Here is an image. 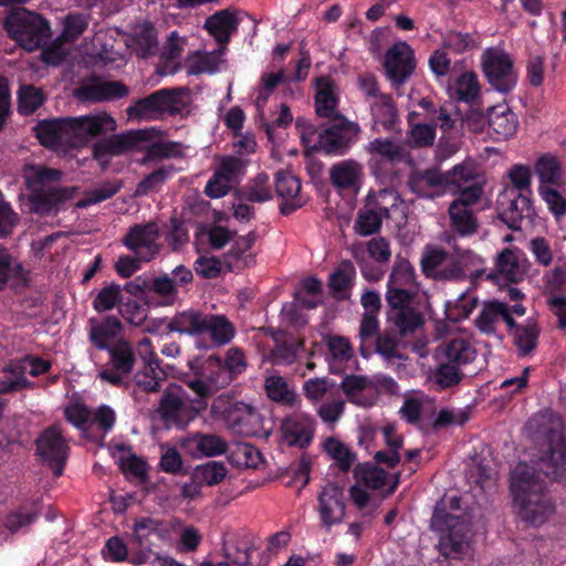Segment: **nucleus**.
Instances as JSON below:
<instances>
[{
    "instance_id": "obj_1",
    "label": "nucleus",
    "mask_w": 566,
    "mask_h": 566,
    "mask_svg": "<svg viewBox=\"0 0 566 566\" xmlns=\"http://www.w3.org/2000/svg\"><path fill=\"white\" fill-rule=\"evenodd\" d=\"M464 497H440L432 516L431 527L441 532L438 549L446 558L460 559L468 554L474 536L473 510L462 506Z\"/></svg>"
},
{
    "instance_id": "obj_2",
    "label": "nucleus",
    "mask_w": 566,
    "mask_h": 566,
    "mask_svg": "<svg viewBox=\"0 0 566 566\" xmlns=\"http://www.w3.org/2000/svg\"><path fill=\"white\" fill-rule=\"evenodd\" d=\"M115 118L106 112H97L77 117L41 120L35 127V136L43 146L57 147L70 135L77 144H86L95 138L116 130Z\"/></svg>"
},
{
    "instance_id": "obj_3",
    "label": "nucleus",
    "mask_w": 566,
    "mask_h": 566,
    "mask_svg": "<svg viewBox=\"0 0 566 566\" xmlns=\"http://www.w3.org/2000/svg\"><path fill=\"white\" fill-rule=\"evenodd\" d=\"M166 329L192 337L208 335L214 346L229 344L235 335V327L226 315L209 314L195 308L176 313Z\"/></svg>"
},
{
    "instance_id": "obj_4",
    "label": "nucleus",
    "mask_w": 566,
    "mask_h": 566,
    "mask_svg": "<svg viewBox=\"0 0 566 566\" xmlns=\"http://www.w3.org/2000/svg\"><path fill=\"white\" fill-rule=\"evenodd\" d=\"M3 28L9 38L28 52L43 49L52 35L50 22L25 8L11 10L4 18Z\"/></svg>"
},
{
    "instance_id": "obj_5",
    "label": "nucleus",
    "mask_w": 566,
    "mask_h": 566,
    "mask_svg": "<svg viewBox=\"0 0 566 566\" xmlns=\"http://www.w3.org/2000/svg\"><path fill=\"white\" fill-rule=\"evenodd\" d=\"M188 368L181 380L200 398H208L233 381L218 355L195 357L188 360Z\"/></svg>"
},
{
    "instance_id": "obj_6",
    "label": "nucleus",
    "mask_w": 566,
    "mask_h": 566,
    "mask_svg": "<svg viewBox=\"0 0 566 566\" xmlns=\"http://www.w3.org/2000/svg\"><path fill=\"white\" fill-rule=\"evenodd\" d=\"M387 319L402 337L413 335L424 325L419 292L395 290L385 294Z\"/></svg>"
},
{
    "instance_id": "obj_7",
    "label": "nucleus",
    "mask_w": 566,
    "mask_h": 566,
    "mask_svg": "<svg viewBox=\"0 0 566 566\" xmlns=\"http://www.w3.org/2000/svg\"><path fill=\"white\" fill-rule=\"evenodd\" d=\"M187 88H161L147 97L139 98L127 108L129 117L147 118L159 117L164 114L171 116L182 114L188 104L181 97Z\"/></svg>"
},
{
    "instance_id": "obj_8",
    "label": "nucleus",
    "mask_w": 566,
    "mask_h": 566,
    "mask_svg": "<svg viewBox=\"0 0 566 566\" xmlns=\"http://www.w3.org/2000/svg\"><path fill=\"white\" fill-rule=\"evenodd\" d=\"M328 119L329 125L319 132L318 145L315 148L326 155L344 156L359 139L360 126L344 115H336Z\"/></svg>"
},
{
    "instance_id": "obj_9",
    "label": "nucleus",
    "mask_w": 566,
    "mask_h": 566,
    "mask_svg": "<svg viewBox=\"0 0 566 566\" xmlns=\"http://www.w3.org/2000/svg\"><path fill=\"white\" fill-rule=\"evenodd\" d=\"M191 406L186 390L177 384H169L163 391L155 412L166 428H185L192 419Z\"/></svg>"
},
{
    "instance_id": "obj_10",
    "label": "nucleus",
    "mask_w": 566,
    "mask_h": 566,
    "mask_svg": "<svg viewBox=\"0 0 566 566\" xmlns=\"http://www.w3.org/2000/svg\"><path fill=\"white\" fill-rule=\"evenodd\" d=\"M109 359L105 368L98 373V377L116 387H128L130 375L136 364V353L132 344L126 339H117L107 349Z\"/></svg>"
},
{
    "instance_id": "obj_11",
    "label": "nucleus",
    "mask_w": 566,
    "mask_h": 566,
    "mask_svg": "<svg viewBox=\"0 0 566 566\" xmlns=\"http://www.w3.org/2000/svg\"><path fill=\"white\" fill-rule=\"evenodd\" d=\"M483 74L488 83L500 93L511 92L517 82L513 60L503 50L490 48L481 57Z\"/></svg>"
},
{
    "instance_id": "obj_12",
    "label": "nucleus",
    "mask_w": 566,
    "mask_h": 566,
    "mask_svg": "<svg viewBox=\"0 0 566 566\" xmlns=\"http://www.w3.org/2000/svg\"><path fill=\"white\" fill-rule=\"evenodd\" d=\"M36 455L52 471L54 476L63 474L65 464L70 455V447L63 437L60 424H53L45 428L35 440Z\"/></svg>"
},
{
    "instance_id": "obj_13",
    "label": "nucleus",
    "mask_w": 566,
    "mask_h": 566,
    "mask_svg": "<svg viewBox=\"0 0 566 566\" xmlns=\"http://www.w3.org/2000/svg\"><path fill=\"white\" fill-rule=\"evenodd\" d=\"M420 269L427 279L434 281H457L465 276L461 262L450 255L444 249L436 245H426Z\"/></svg>"
},
{
    "instance_id": "obj_14",
    "label": "nucleus",
    "mask_w": 566,
    "mask_h": 566,
    "mask_svg": "<svg viewBox=\"0 0 566 566\" xmlns=\"http://www.w3.org/2000/svg\"><path fill=\"white\" fill-rule=\"evenodd\" d=\"M136 353L142 360V367L133 375L135 386L144 392H158L166 380V373L160 367L151 340L144 337L136 345Z\"/></svg>"
},
{
    "instance_id": "obj_15",
    "label": "nucleus",
    "mask_w": 566,
    "mask_h": 566,
    "mask_svg": "<svg viewBox=\"0 0 566 566\" xmlns=\"http://www.w3.org/2000/svg\"><path fill=\"white\" fill-rule=\"evenodd\" d=\"M227 426L244 437H268L269 430L264 427V418L252 405L243 401L231 403L223 411Z\"/></svg>"
},
{
    "instance_id": "obj_16",
    "label": "nucleus",
    "mask_w": 566,
    "mask_h": 566,
    "mask_svg": "<svg viewBox=\"0 0 566 566\" xmlns=\"http://www.w3.org/2000/svg\"><path fill=\"white\" fill-rule=\"evenodd\" d=\"M384 69L391 86L399 90L410 78L416 69L412 48L403 41L394 43L385 53Z\"/></svg>"
},
{
    "instance_id": "obj_17",
    "label": "nucleus",
    "mask_w": 566,
    "mask_h": 566,
    "mask_svg": "<svg viewBox=\"0 0 566 566\" xmlns=\"http://www.w3.org/2000/svg\"><path fill=\"white\" fill-rule=\"evenodd\" d=\"M499 219L511 230L522 229L524 219H532L535 214L531 196L515 190H503L496 200Z\"/></svg>"
},
{
    "instance_id": "obj_18",
    "label": "nucleus",
    "mask_w": 566,
    "mask_h": 566,
    "mask_svg": "<svg viewBox=\"0 0 566 566\" xmlns=\"http://www.w3.org/2000/svg\"><path fill=\"white\" fill-rule=\"evenodd\" d=\"M159 238V228L157 222L138 223L130 227L123 237L122 243L139 260L150 262L160 251L157 240Z\"/></svg>"
},
{
    "instance_id": "obj_19",
    "label": "nucleus",
    "mask_w": 566,
    "mask_h": 566,
    "mask_svg": "<svg viewBox=\"0 0 566 566\" xmlns=\"http://www.w3.org/2000/svg\"><path fill=\"white\" fill-rule=\"evenodd\" d=\"M365 150L369 155L368 167L374 175L380 174L385 165H397L412 160L407 148L391 138H375L365 146Z\"/></svg>"
},
{
    "instance_id": "obj_20",
    "label": "nucleus",
    "mask_w": 566,
    "mask_h": 566,
    "mask_svg": "<svg viewBox=\"0 0 566 566\" xmlns=\"http://www.w3.org/2000/svg\"><path fill=\"white\" fill-rule=\"evenodd\" d=\"M149 133L145 129L129 130L123 134L112 135L94 144V158L101 160L105 156H119L149 140Z\"/></svg>"
},
{
    "instance_id": "obj_21",
    "label": "nucleus",
    "mask_w": 566,
    "mask_h": 566,
    "mask_svg": "<svg viewBox=\"0 0 566 566\" xmlns=\"http://www.w3.org/2000/svg\"><path fill=\"white\" fill-rule=\"evenodd\" d=\"M315 419L304 412H294L282 420L281 430L284 442L290 447L306 449L313 441Z\"/></svg>"
},
{
    "instance_id": "obj_22",
    "label": "nucleus",
    "mask_w": 566,
    "mask_h": 566,
    "mask_svg": "<svg viewBox=\"0 0 566 566\" xmlns=\"http://www.w3.org/2000/svg\"><path fill=\"white\" fill-rule=\"evenodd\" d=\"M408 189L418 198L434 199L443 195L447 188V177L438 168L412 170L407 179Z\"/></svg>"
},
{
    "instance_id": "obj_23",
    "label": "nucleus",
    "mask_w": 566,
    "mask_h": 566,
    "mask_svg": "<svg viewBox=\"0 0 566 566\" xmlns=\"http://www.w3.org/2000/svg\"><path fill=\"white\" fill-rule=\"evenodd\" d=\"M354 478L356 485L350 488V495H368L363 491L356 493L358 486L380 490L388 485V491L394 492L399 481V474H395L391 479L388 472L370 462L358 463L354 468Z\"/></svg>"
},
{
    "instance_id": "obj_24",
    "label": "nucleus",
    "mask_w": 566,
    "mask_h": 566,
    "mask_svg": "<svg viewBox=\"0 0 566 566\" xmlns=\"http://www.w3.org/2000/svg\"><path fill=\"white\" fill-rule=\"evenodd\" d=\"M129 94V88L120 81L94 80L74 90V96L81 102H105L119 99Z\"/></svg>"
},
{
    "instance_id": "obj_25",
    "label": "nucleus",
    "mask_w": 566,
    "mask_h": 566,
    "mask_svg": "<svg viewBox=\"0 0 566 566\" xmlns=\"http://www.w3.org/2000/svg\"><path fill=\"white\" fill-rule=\"evenodd\" d=\"M77 187H49L46 189H31L29 201L31 211L42 216L50 214L60 203L72 199Z\"/></svg>"
},
{
    "instance_id": "obj_26",
    "label": "nucleus",
    "mask_w": 566,
    "mask_h": 566,
    "mask_svg": "<svg viewBox=\"0 0 566 566\" xmlns=\"http://www.w3.org/2000/svg\"><path fill=\"white\" fill-rule=\"evenodd\" d=\"M513 506L517 516L532 526H539L554 513L552 497H513Z\"/></svg>"
},
{
    "instance_id": "obj_27",
    "label": "nucleus",
    "mask_w": 566,
    "mask_h": 566,
    "mask_svg": "<svg viewBox=\"0 0 566 566\" xmlns=\"http://www.w3.org/2000/svg\"><path fill=\"white\" fill-rule=\"evenodd\" d=\"M180 448L192 458L217 457L227 452L224 439L212 433H195L180 440Z\"/></svg>"
},
{
    "instance_id": "obj_28",
    "label": "nucleus",
    "mask_w": 566,
    "mask_h": 566,
    "mask_svg": "<svg viewBox=\"0 0 566 566\" xmlns=\"http://www.w3.org/2000/svg\"><path fill=\"white\" fill-rule=\"evenodd\" d=\"M300 179L287 171H279L275 178V192L282 199L280 212L289 216L300 209L304 201L300 197L301 192Z\"/></svg>"
},
{
    "instance_id": "obj_29",
    "label": "nucleus",
    "mask_w": 566,
    "mask_h": 566,
    "mask_svg": "<svg viewBox=\"0 0 566 566\" xmlns=\"http://www.w3.org/2000/svg\"><path fill=\"white\" fill-rule=\"evenodd\" d=\"M488 126L493 140H507L515 135L518 119L507 105H496L488 112Z\"/></svg>"
},
{
    "instance_id": "obj_30",
    "label": "nucleus",
    "mask_w": 566,
    "mask_h": 566,
    "mask_svg": "<svg viewBox=\"0 0 566 566\" xmlns=\"http://www.w3.org/2000/svg\"><path fill=\"white\" fill-rule=\"evenodd\" d=\"M252 549L251 534L244 530L222 535L223 556L234 565H250Z\"/></svg>"
},
{
    "instance_id": "obj_31",
    "label": "nucleus",
    "mask_w": 566,
    "mask_h": 566,
    "mask_svg": "<svg viewBox=\"0 0 566 566\" xmlns=\"http://www.w3.org/2000/svg\"><path fill=\"white\" fill-rule=\"evenodd\" d=\"M256 239V232L250 231L248 234L238 237L234 240L231 249L224 254V264L229 271H241L255 263V254L252 252V247Z\"/></svg>"
},
{
    "instance_id": "obj_32",
    "label": "nucleus",
    "mask_w": 566,
    "mask_h": 566,
    "mask_svg": "<svg viewBox=\"0 0 566 566\" xmlns=\"http://www.w3.org/2000/svg\"><path fill=\"white\" fill-rule=\"evenodd\" d=\"M88 325V339L99 350H107L123 331L122 322L112 315L103 319L92 317Z\"/></svg>"
},
{
    "instance_id": "obj_33",
    "label": "nucleus",
    "mask_w": 566,
    "mask_h": 566,
    "mask_svg": "<svg viewBox=\"0 0 566 566\" xmlns=\"http://www.w3.org/2000/svg\"><path fill=\"white\" fill-rule=\"evenodd\" d=\"M315 112L318 117L332 118L342 115L338 107L337 85L331 76H319L315 78Z\"/></svg>"
},
{
    "instance_id": "obj_34",
    "label": "nucleus",
    "mask_w": 566,
    "mask_h": 566,
    "mask_svg": "<svg viewBox=\"0 0 566 566\" xmlns=\"http://www.w3.org/2000/svg\"><path fill=\"white\" fill-rule=\"evenodd\" d=\"M521 251L516 248H504L495 258V277L509 283H518L526 275V269L520 260Z\"/></svg>"
},
{
    "instance_id": "obj_35",
    "label": "nucleus",
    "mask_w": 566,
    "mask_h": 566,
    "mask_svg": "<svg viewBox=\"0 0 566 566\" xmlns=\"http://www.w3.org/2000/svg\"><path fill=\"white\" fill-rule=\"evenodd\" d=\"M538 188L566 185V172L557 156L546 153L534 163Z\"/></svg>"
},
{
    "instance_id": "obj_36",
    "label": "nucleus",
    "mask_w": 566,
    "mask_h": 566,
    "mask_svg": "<svg viewBox=\"0 0 566 566\" xmlns=\"http://www.w3.org/2000/svg\"><path fill=\"white\" fill-rule=\"evenodd\" d=\"M436 356L458 367L472 363L476 357V349L465 338L458 337L438 346Z\"/></svg>"
},
{
    "instance_id": "obj_37",
    "label": "nucleus",
    "mask_w": 566,
    "mask_h": 566,
    "mask_svg": "<svg viewBox=\"0 0 566 566\" xmlns=\"http://www.w3.org/2000/svg\"><path fill=\"white\" fill-rule=\"evenodd\" d=\"M239 20L229 9L217 11L208 17L203 28L220 45H227L238 31Z\"/></svg>"
},
{
    "instance_id": "obj_38",
    "label": "nucleus",
    "mask_w": 566,
    "mask_h": 566,
    "mask_svg": "<svg viewBox=\"0 0 566 566\" xmlns=\"http://www.w3.org/2000/svg\"><path fill=\"white\" fill-rule=\"evenodd\" d=\"M417 274L408 259L397 255L387 281L386 293L400 290L403 292H419L416 282Z\"/></svg>"
},
{
    "instance_id": "obj_39",
    "label": "nucleus",
    "mask_w": 566,
    "mask_h": 566,
    "mask_svg": "<svg viewBox=\"0 0 566 566\" xmlns=\"http://www.w3.org/2000/svg\"><path fill=\"white\" fill-rule=\"evenodd\" d=\"M363 174V166L355 159L342 160L329 169V180L339 189L357 188Z\"/></svg>"
},
{
    "instance_id": "obj_40",
    "label": "nucleus",
    "mask_w": 566,
    "mask_h": 566,
    "mask_svg": "<svg viewBox=\"0 0 566 566\" xmlns=\"http://www.w3.org/2000/svg\"><path fill=\"white\" fill-rule=\"evenodd\" d=\"M504 313L505 302H501L499 300L483 302L473 324L483 335H496L497 324Z\"/></svg>"
},
{
    "instance_id": "obj_41",
    "label": "nucleus",
    "mask_w": 566,
    "mask_h": 566,
    "mask_svg": "<svg viewBox=\"0 0 566 566\" xmlns=\"http://www.w3.org/2000/svg\"><path fill=\"white\" fill-rule=\"evenodd\" d=\"M541 335V327L538 321L534 317H528L523 326L517 329L516 334L512 337V344L516 348L518 357L530 356L538 345Z\"/></svg>"
},
{
    "instance_id": "obj_42",
    "label": "nucleus",
    "mask_w": 566,
    "mask_h": 566,
    "mask_svg": "<svg viewBox=\"0 0 566 566\" xmlns=\"http://www.w3.org/2000/svg\"><path fill=\"white\" fill-rule=\"evenodd\" d=\"M356 269L350 260H343L337 269L329 275L328 286L338 300L349 297V291L354 285Z\"/></svg>"
},
{
    "instance_id": "obj_43",
    "label": "nucleus",
    "mask_w": 566,
    "mask_h": 566,
    "mask_svg": "<svg viewBox=\"0 0 566 566\" xmlns=\"http://www.w3.org/2000/svg\"><path fill=\"white\" fill-rule=\"evenodd\" d=\"M117 450L120 452L117 460L120 471L127 478H134L140 483L145 482L148 473V464L144 458L134 453L132 448L125 444L117 446Z\"/></svg>"
},
{
    "instance_id": "obj_44",
    "label": "nucleus",
    "mask_w": 566,
    "mask_h": 566,
    "mask_svg": "<svg viewBox=\"0 0 566 566\" xmlns=\"http://www.w3.org/2000/svg\"><path fill=\"white\" fill-rule=\"evenodd\" d=\"M448 213L450 228L458 235L469 237L478 231L479 222L471 209L450 203Z\"/></svg>"
},
{
    "instance_id": "obj_45",
    "label": "nucleus",
    "mask_w": 566,
    "mask_h": 566,
    "mask_svg": "<svg viewBox=\"0 0 566 566\" xmlns=\"http://www.w3.org/2000/svg\"><path fill=\"white\" fill-rule=\"evenodd\" d=\"M222 51L212 52H193L189 54L185 61L187 73L189 75H198L202 73H214L219 70L222 62Z\"/></svg>"
},
{
    "instance_id": "obj_46",
    "label": "nucleus",
    "mask_w": 566,
    "mask_h": 566,
    "mask_svg": "<svg viewBox=\"0 0 566 566\" xmlns=\"http://www.w3.org/2000/svg\"><path fill=\"white\" fill-rule=\"evenodd\" d=\"M548 442L547 461L553 467V474H558V469L566 467V440L563 433V424L552 428L546 434Z\"/></svg>"
},
{
    "instance_id": "obj_47",
    "label": "nucleus",
    "mask_w": 566,
    "mask_h": 566,
    "mask_svg": "<svg viewBox=\"0 0 566 566\" xmlns=\"http://www.w3.org/2000/svg\"><path fill=\"white\" fill-rule=\"evenodd\" d=\"M510 488L512 495H533L542 491L526 463H518L512 471Z\"/></svg>"
},
{
    "instance_id": "obj_48",
    "label": "nucleus",
    "mask_w": 566,
    "mask_h": 566,
    "mask_svg": "<svg viewBox=\"0 0 566 566\" xmlns=\"http://www.w3.org/2000/svg\"><path fill=\"white\" fill-rule=\"evenodd\" d=\"M370 112L375 123L381 125L385 129H392L398 120L397 105L389 94L379 96L370 102Z\"/></svg>"
},
{
    "instance_id": "obj_49",
    "label": "nucleus",
    "mask_w": 566,
    "mask_h": 566,
    "mask_svg": "<svg viewBox=\"0 0 566 566\" xmlns=\"http://www.w3.org/2000/svg\"><path fill=\"white\" fill-rule=\"evenodd\" d=\"M24 182L29 190L46 189L52 187V182H56L62 177V171L45 166L29 165L24 169Z\"/></svg>"
},
{
    "instance_id": "obj_50",
    "label": "nucleus",
    "mask_w": 566,
    "mask_h": 566,
    "mask_svg": "<svg viewBox=\"0 0 566 566\" xmlns=\"http://www.w3.org/2000/svg\"><path fill=\"white\" fill-rule=\"evenodd\" d=\"M323 449L335 461L339 471L344 473L348 472L357 460L356 453L335 437L326 438L323 442Z\"/></svg>"
},
{
    "instance_id": "obj_51",
    "label": "nucleus",
    "mask_w": 566,
    "mask_h": 566,
    "mask_svg": "<svg viewBox=\"0 0 566 566\" xmlns=\"http://www.w3.org/2000/svg\"><path fill=\"white\" fill-rule=\"evenodd\" d=\"M264 389L266 396L272 401L293 407L297 402V396L290 389L286 380L279 375H271L265 378Z\"/></svg>"
},
{
    "instance_id": "obj_52",
    "label": "nucleus",
    "mask_w": 566,
    "mask_h": 566,
    "mask_svg": "<svg viewBox=\"0 0 566 566\" xmlns=\"http://www.w3.org/2000/svg\"><path fill=\"white\" fill-rule=\"evenodd\" d=\"M134 536L140 548L149 551L163 537L160 523L149 517L140 518L134 525Z\"/></svg>"
},
{
    "instance_id": "obj_53",
    "label": "nucleus",
    "mask_w": 566,
    "mask_h": 566,
    "mask_svg": "<svg viewBox=\"0 0 566 566\" xmlns=\"http://www.w3.org/2000/svg\"><path fill=\"white\" fill-rule=\"evenodd\" d=\"M385 218L366 201V205L358 210L355 221V232L361 237L373 235L379 232Z\"/></svg>"
},
{
    "instance_id": "obj_54",
    "label": "nucleus",
    "mask_w": 566,
    "mask_h": 566,
    "mask_svg": "<svg viewBox=\"0 0 566 566\" xmlns=\"http://www.w3.org/2000/svg\"><path fill=\"white\" fill-rule=\"evenodd\" d=\"M368 385V379L360 375H348L343 378L340 387L348 400L357 406L370 407L374 405L373 398L361 397L363 391Z\"/></svg>"
},
{
    "instance_id": "obj_55",
    "label": "nucleus",
    "mask_w": 566,
    "mask_h": 566,
    "mask_svg": "<svg viewBox=\"0 0 566 566\" xmlns=\"http://www.w3.org/2000/svg\"><path fill=\"white\" fill-rule=\"evenodd\" d=\"M538 195L556 220L566 216V185L538 188Z\"/></svg>"
},
{
    "instance_id": "obj_56",
    "label": "nucleus",
    "mask_w": 566,
    "mask_h": 566,
    "mask_svg": "<svg viewBox=\"0 0 566 566\" xmlns=\"http://www.w3.org/2000/svg\"><path fill=\"white\" fill-rule=\"evenodd\" d=\"M318 512L322 524L326 527L339 524L345 515L344 497H318Z\"/></svg>"
},
{
    "instance_id": "obj_57",
    "label": "nucleus",
    "mask_w": 566,
    "mask_h": 566,
    "mask_svg": "<svg viewBox=\"0 0 566 566\" xmlns=\"http://www.w3.org/2000/svg\"><path fill=\"white\" fill-rule=\"evenodd\" d=\"M133 41L138 50V55L148 57L158 46L157 31L150 22H144L135 29Z\"/></svg>"
},
{
    "instance_id": "obj_58",
    "label": "nucleus",
    "mask_w": 566,
    "mask_h": 566,
    "mask_svg": "<svg viewBox=\"0 0 566 566\" xmlns=\"http://www.w3.org/2000/svg\"><path fill=\"white\" fill-rule=\"evenodd\" d=\"M443 175L447 177V187L454 185L458 188H461L462 186L481 181V176L478 172L476 166L471 160L455 165L447 172H443Z\"/></svg>"
},
{
    "instance_id": "obj_59",
    "label": "nucleus",
    "mask_w": 566,
    "mask_h": 566,
    "mask_svg": "<svg viewBox=\"0 0 566 566\" xmlns=\"http://www.w3.org/2000/svg\"><path fill=\"white\" fill-rule=\"evenodd\" d=\"M481 86L474 72H464L454 83V97L464 103H472L479 98Z\"/></svg>"
},
{
    "instance_id": "obj_60",
    "label": "nucleus",
    "mask_w": 566,
    "mask_h": 566,
    "mask_svg": "<svg viewBox=\"0 0 566 566\" xmlns=\"http://www.w3.org/2000/svg\"><path fill=\"white\" fill-rule=\"evenodd\" d=\"M385 219L391 218L390 213L397 209L402 200L395 189H380L374 195H368L367 200Z\"/></svg>"
},
{
    "instance_id": "obj_61",
    "label": "nucleus",
    "mask_w": 566,
    "mask_h": 566,
    "mask_svg": "<svg viewBox=\"0 0 566 566\" xmlns=\"http://www.w3.org/2000/svg\"><path fill=\"white\" fill-rule=\"evenodd\" d=\"M270 178L265 172H259L243 190V197L250 202L262 203L272 199Z\"/></svg>"
},
{
    "instance_id": "obj_62",
    "label": "nucleus",
    "mask_w": 566,
    "mask_h": 566,
    "mask_svg": "<svg viewBox=\"0 0 566 566\" xmlns=\"http://www.w3.org/2000/svg\"><path fill=\"white\" fill-rule=\"evenodd\" d=\"M380 335V324L378 315L363 314L359 322L358 337L360 339V354L367 358L371 354V348L367 347L368 342H374Z\"/></svg>"
},
{
    "instance_id": "obj_63",
    "label": "nucleus",
    "mask_w": 566,
    "mask_h": 566,
    "mask_svg": "<svg viewBox=\"0 0 566 566\" xmlns=\"http://www.w3.org/2000/svg\"><path fill=\"white\" fill-rule=\"evenodd\" d=\"M227 468L220 461H208L195 469L193 480L198 484L216 485L227 475Z\"/></svg>"
},
{
    "instance_id": "obj_64",
    "label": "nucleus",
    "mask_w": 566,
    "mask_h": 566,
    "mask_svg": "<svg viewBox=\"0 0 566 566\" xmlns=\"http://www.w3.org/2000/svg\"><path fill=\"white\" fill-rule=\"evenodd\" d=\"M463 377L464 374L460 370V367L446 360H440L439 366L436 368L432 375L433 381L441 389H447L459 385Z\"/></svg>"
}]
</instances>
